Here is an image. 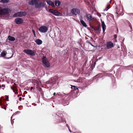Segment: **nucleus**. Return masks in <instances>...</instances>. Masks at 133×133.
<instances>
[{
    "label": "nucleus",
    "instance_id": "obj_1",
    "mask_svg": "<svg viewBox=\"0 0 133 133\" xmlns=\"http://www.w3.org/2000/svg\"><path fill=\"white\" fill-rule=\"evenodd\" d=\"M5 99L4 98V97H1L0 98V105L1 106V108L3 109L6 110V109L7 107L5 105V104L7 105L6 102L5 101H9V97L8 96L5 95Z\"/></svg>",
    "mask_w": 133,
    "mask_h": 133
},
{
    "label": "nucleus",
    "instance_id": "obj_2",
    "mask_svg": "<svg viewBox=\"0 0 133 133\" xmlns=\"http://www.w3.org/2000/svg\"><path fill=\"white\" fill-rule=\"evenodd\" d=\"M55 117L56 119V123H59L65 121V120L63 117V115H61V116H59L56 115Z\"/></svg>",
    "mask_w": 133,
    "mask_h": 133
},
{
    "label": "nucleus",
    "instance_id": "obj_3",
    "mask_svg": "<svg viewBox=\"0 0 133 133\" xmlns=\"http://www.w3.org/2000/svg\"><path fill=\"white\" fill-rule=\"evenodd\" d=\"M42 62L46 67L49 68L50 67V63L45 57H43L42 59Z\"/></svg>",
    "mask_w": 133,
    "mask_h": 133
},
{
    "label": "nucleus",
    "instance_id": "obj_4",
    "mask_svg": "<svg viewBox=\"0 0 133 133\" xmlns=\"http://www.w3.org/2000/svg\"><path fill=\"white\" fill-rule=\"evenodd\" d=\"M23 52L28 55H30L31 56H34L35 55L36 51L35 50H32L31 49H25Z\"/></svg>",
    "mask_w": 133,
    "mask_h": 133
},
{
    "label": "nucleus",
    "instance_id": "obj_5",
    "mask_svg": "<svg viewBox=\"0 0 133 133\" xmlns=\"http://www.w3.org/2000/svg\"><path fill=\"white\" fill-rule=\"evenodd\" d=\"M26 14L27 13L25 11H20L14 14V17H21L23 16H25Z\"/></svg>",
    "mask_w": 133,
    "mask_h": 133
},
{
    "label": "nucleus",
    "instance_id": "obj_6",
    "mask_svg": "<svg viewBox=\"0 0 133 133\" xmlns=\"http://www.w3.org/2000/svg\"><path fill=\"white\" fill-rule=\"evenodd\" d=\"M80 10L77 8H73L70 10V13L72 15L76 16L80 13Z\"/></svg>",
    "mask_w": 133,
    "mask_h": 133
},
{
    "label": "nucleus",
    "instance_id": "obj_7",
    "mask_svg": "<svg viewBox=\"0 0 133 133\" xmlns=\"http://www.w3.org/2000/svg\"><path fill=\"white\" fill-rule=\"evenodd\" d=\"M9 9L5 8L0 10V15H2L8 14L10 12Z\"/></svg>",
    "mask_w": 133,
    "mask_h": 133
},
{
    "label": "nucleus",
    "instance_id": "obj_8",
    "mask_svg": "<svg viewBox=\"0 0 133 133\" xmlns=\"http://www.w3.org/2000/svg\"><path fill=\"white\" fill-rule=\"evenodd\" d=\"M105 45L106 46V49H110L114 47L113 43L110 41H108L107 42Z\"/></svg>",
    "mask_w": 133,
    "mask_h": 133
},
{
    "label": "nucleus",
    "instance_id": "obj_9",
    "mask_svg": "<svg viewBox=\"0 0 133 133\" xmlns=\"http://www.w3.org/2000/svg\"><path fill=\"white\" fill-rule=\"evenodd\" d=\"M38 2V0H31V2L29 3L30 5H35V7L36 8L38 6L37 5Z\"/></svg>",
    "mask_w": 133,
    "mask_h": 133
},
{
    "label": "nucleus",
    "instance_id": "obj_10",
    "mask_svg": "<svg viewBox=\"0 0 133 133\" xmlns=\"http://www.w3.org/2000/svg\"><path fill=\"white\" fill-rule=\"evenodd\" d=\"M48 30V28L45 26H41L39 29V31L42 33L46 32Z\"/></svg>",
    "mask_w": 133,
    "mask_h": 133
},
{
    "label": "nucleus",
    "instance_id": "obj_11",
    "mask_svg": "<svg viewBox=\"0 0 133 133\" xmlns=\"http://www.w3.org/2000/svg\"><path fill=\"white\" fill-rule=\"evenodd\" d=\"M23 20L21 18H17L15 19V22L17 24H21L23 23Z\"/></svg>",
    "mask_w": 133,
    "mask_h": 133
},
{
    "label": "nucleus",
    "instance_id": "obj_12",
    "mask_svg": "<svg viewBox=\"0 0 133 133\" xmlns=\"http://www.w3.org/2000/svg\"><path fill=\"white\" fill-rule=\"evenodd\" d=\"M86 17L87 19L89 21H91L94 19V18L92 17V16L89 14H86Z\"/></svg>",
    "mask_w": 133,
    "mask_h": 133
},
{
    "label": "nucleus",
    "instance_id": "obj_13",
    "mask_svg": "<svg viewBox=\"0 0 133 133\" xmlns=\"http://www.w3.org/2000/svg\"><path fill=\"white\" fill-rule=\"evenodd\" d=\"M85 79V78L84 77L82 78L81 77H79L77 79L76 82H78L82 83L84 81Z\"/></svg>",
    "mask_w": 133,
    "mask_h": 133
},
{
    "label": "nucleus",
    "instance_id": "obj_14",
    "mask_svg": "<svg viewBox=\"0 0 133 133\" xmlns=\"http://www.w3.org/2000/svg\"><path fill=\"white\" fill-rule=\"evenodd\" d=\"M102 28L103 30V33H104L105 29H106V26L105 25L104 22L102 21Z\"/></svg>",
    "mask_w": 133,
    "mask_h": 133
},
{
    "label": "nucleus",
    "instance_id": "obj_15",
    "mask_svg": "<svg viewBox=\"0 0 133 133\" xmlns=\"http://www.w3.org/2000/svg\"><path fill=\"white\" fill-rule=\"evenodd\" d=\"M9 40L10 41H13L15 40V38L11 36H9L8 38Z\"/></svg>",
    "mask_w": 133,
    "mask_h": 133
},
{
    "label": "nucleus",
    "instance_id": "obj_16",
    "mask_svg": "<svg viewBox=\"0 0 133 133\" xmlns=\"http://www.w3.org/2000/svg\"><path fill=\"white\" fill-rule=\"evenodd\" d=\"M36 44L38 45H40L42 43V42L41 40L39 39H37L35 41Z\"/></svg>",
    "mask_w": 133,
    "mask_h": 133
},
{
    "label": "nucleus",
    "instance_id": "obj_17",
    "mask_svg": "<svg viewBox=\"0 0 133 133\" xmlns=\"http://www.w3.org/2000/svg\"><path fill=\"white\" fill-rule=\"evenodd\" d=\"M37 5H38V7H36V8H40L41 7L43 6V3L41 2H38V3Z\"/></svg>",
    "mask_w": 133,
    "mask_h": 133
},
{
    "label": "nucleus",
    "instance_id": "obj_18",
    "mask_svg": "<svg viewBox=\"0 0 133 133\" xmlns=\"http://www.w3.org/2000/svg\"><path fill=\"white\" fill-rule=\"evenodd\" d=\"M80 22L81 24L83 26L85 27H86L87 26L86 23L83 20H81Z\"/></svg>",
    "mask_w": 133,
    "mask_h": 133
},
{
    "label": "nucleus",
    "instance_id": "obj_19",
    "mask_svg": "<svg viewBox=\"0 0 133 133\" xmlns=\"http://www.w3.org/2000/svg\"><path fill=\"white\" fill-rule=\"evenodd\" d=\"M47 3L49 5H51L53 6H55L54 3L50 1L49 0L47 1Z\"/></svg>",
    "mask_w": 133,
    "mask_h": 133
},
{
    "label": "nucleus",
    "instance_id": "obj_20",
    "mask_svg": "<svg viewBox=\"0 0 133 133\" xmlns=\"http://www.w3.org/2000/svg\"><path fill=\"white\" fill-rule=\"evenodd\" d=\"M100 26L99 25L97 27H92V28L93 29L95 30H99Z\"/></svg>",
    "mask_w": 133,
    "mask_h": 133
},
{
    "label": "nucleus",
    "instance_id": "obj_21",
    "mask_svg": "<svg viewBox=\"0 0 133 133\" xmlns=\"http://www.w3.org/2000/svg\"><path fill=\"white\" fill-rule=\"evenodd\" d=\"M7 54V52L6 51H3L1 54V56L2 57H3L5 56Z\"/></svg>",
    "mask_w": 133,
    "mask_h": 133
},
{
    "label": "nucleus",
    "instance_id": "obj_22",
    "mask_svg": "<svg viewBox=\"0 0 133 133\" xmlns=\"http://www.w3.org/2000/svg\"><path fill=\"white\" fill-rule=\"evenodd\" d=\"M110 7V4L108 3L105 9L104 10V11H107Z\"/></svg>",
    "mask_w": 133,
    "mask_h": 133
},
{
    "label": "nucleus",
    "instance_id": "obj_23",
    "mask_svg": "<svg viewBox=\"0 0 133 133\" xmlns=\"http://www.w3.org/2000/svg\"><path fill=\"white\" fill-rule=\"evenodd\" d=\"M127 23L129 26L131 30L130 31H132V27L131 25L130 22L128 21H127Z\"/></svg>",
    "mask_w": 133,
    "mask_h": 133
},
{
    "label": "nucleus",
    "instance_id": "obj_24",
    "mask_svg": "<svg viewBox=\"0 0 133 133\" xmlns=\"http://www.w3.org/2000/svg\"><path fill=\"white\" fill-rule=\"evenodd\" d=\"M61 2L59 1H56L55 3V5L57 6H59L61 4Z\"/></svg>",
    "mask_w": 133,
    "mask_h": 133
},
{
    "label": "nucleus",
    "instance_id": "obj_25",
    "mask_svg": "<svg viewBox=\"0 0 133 133\" xmlns=\"http://www.w3.org/2000/svg\"><path fill=\"white\" fill-rule=\"evenodd\" d=\"M53 14L56 16H58L60 14L57 11L55 10L54 11Z\"/></svg>",
    "mask_w": 133,
    "mask_h": 133
},
{
    "label": "nucleus",
    "instance_id": "obj_26",
    "mask_svg": "<svg viewBox=\"0 0 133 133\" xmlns=\"http://www.w3.org/2000/svg\"><path fill=\"white\" fill-rule=\"evenodd\" d=\"M9 1V0H1L0 2L3 3H8Z\"/></svg>",
    "mask_w": 133,
    "mask_h": 133
},
{
    "label": "nucleus",
    "instance_id": "obj_27",
    "mask_svg": "<svg viewBox=\"0 0 133 133\" xmlns=\"http://www.w3.org/2000/svg\"><path fill=\"white\" fill-rule=\"evenodd\" d=\"M77 56L76 53H74V54L73 58L75 60H77L78 58H77Z\"/></svg>",
    "mask_w": 133,
    "mask_h": 133
},
{
    "label": "nucleus",
    "instance_id": "obj_28",
    "mask_svg": "<svg viewBox=\"0 0 133 133\" xmlns=\"http://www.w3.org/2000/svg\"><path fill=\"white\" fill-rule=\"evenodd\" d=\"M71 88H72V87H73L74 88V90H78V88L77 87L75 86L74 85H71Z\"/></svg>",
    "mask_w": 133,
    "mask_h": 133
},
{
    "label": "nucleus",
    "instance_id": "obj_29",
    "mask_svg": "<svg viewBox=\"0 0 133 133\" xmlns=\"http://www.w3.org/2000/svg\"><path fill=\"white\" fill-rule=\"evenodd\" d=\"M11 89H12L13 90V91L14 92H17V89L16 88H13L12 87H11Z\"/></svg>",
    "mask_w": 133,
    "mask_h": 133
},
{
    "label": "nucleus",
    "instance_id": "obj_30",
    "mask_svg": "<svg viewBox=\"0 0 133 133\" xmlns=\"http://www.w3.org/2000/svg\"><path fill=\"white\" fill-rule=\"evenodd\" d=\"M13 115H12V116L11 117V124H13L14 123V122L13 121V119H13Z\"/></svg>",
    "mask_w": 133,
    "mask_h": 133
},
{
    "label": "nucleus",
    "instance_id": "obj_31",
    "mask_svg": "<svg viewBox=\"0 0 133 133\" xmlns=\"http://www.w3.org/2000/svg\"><path fill=\"white\" fill-rule=\"evenodd\" d=\"M55 10H53V9H49V11L50 12H51V13H52L53 14L54 11Z\"/></svg>",
    "mask_w": 133,
    "mask_h": 133
},
{
    "label": "nucleus",
    "instance_id": "obj_32",
    "mask_svg": "<svg viewBox=\"0 0 133 133\" xmlns=\"http://www.w3.org/2000/svg\"><path fill=\"white\" fill-rule=\"evenodd\" d=\"M55 10H53V9H49V11L50 12H51V13H52L53 14L54 11Z\"/></svg>",
    "mask_w": 133,
    "mask_h": 133
},
{
    "label": "nucleus",
    "instance_id": "obj_33",
    "mask_svg": "<svg viewBox=\"0 0 133 133\" xmlns=\"http://www.w3.org/2000/svg\"><path fill=\"white\" fill-rule=\"evenodd\" d=\"M53 95H58V94H56V93L55 92H54V93H53Z\"/></svg>",
    "mask_w": 133,
    "mask_h": 133
},
{
    "label": "nucleus",
    "instance_id": "obj_34",
    "mask_svg": "<svg viewBox=\"0 0 133 133\" xmlns=\"http://www.w3.org/2000/svg\"><path fill=\"white\" fill-rule=\"evenodd\" d=\"M22 98L21 97H20L19 98V100L20 101H21L22 100Z\"/></svg>",
    "mask_w": 133,
    "mask_h": 133
},
{
    "label": "nucleus",
    "instance_id": "obj_35",
    "mask_svg": "<svg viewBox=\"0 0 133 133\" xmlns=\"http://www.w3.org/2000/svg\"><path fill=\"white\" fill-rule=\"evenodd\" d=\"M117 37V35H114V38H116Z\"/></svg>",
    "mask_w": 133,
    "mask_h": 133
},
{
    "label": "nucleus",
    "instance_id": "obj_36",
    "mask_svg": "<svg viewBox=\"0 0 133 133\" xmlns=\"http://www.w3.org/2000/svg\"><path fill=\"white\" fill-rule=\"evenodd\" d=\"M33 34H34V36L35 37H36V34H35V32H34V33Z\"/></svg>",
    "mask_w": 133,
    "mask_h": 133
},
{
    "label": "nucleus",
    "instance_id": "obj_37",
    "mask_svg": "<svg viewBox=\"0 0 133 133\" xmlns=\"http://www.w3.org/2000/svg\"><path fill=\"white\" fill-rule=\"evenodd\" d=\"M32 31L33 32V33H34V32H35V31L33 30H32Z\"/></svg>",
    "mask_w": 133,
    "mask_h": 133
},
{
    "label": "nucleus",
    "instance_id": "obj_38",
    "mask_svg": "<svg viewBox=\"0 0 133 133\" xmlns=\"http://www.w3.org/2000/svg\"><path fill=\"white\" fill-rule=\"evenodd\" d=\"M6 42H9L8 41V40L7 39L6 40Z\"/></svg>",
    "mask_w": 133,
    "mask_h": 133
},
{
    "label": "nucleus",
    "instance_id": "obj_39",
    "mask_svg": "<svg viewBox=\"0 0 133 133\" xmlns=\"http://www.w3.org/2000/svg\"><path fill=\"white\" fill-rule=\"evenodd\" d=\"M33 87H31V89H33Z\"/></svg>",
    "mask_w": 133,
    "mask_h": 133
},
{
    "label": "nucleus",
    "instance_id": "obj_40",
    "mask_svg": "<svg viewBox=\"0 0 133 133\" xmlns=\"http://www.w3.org/2000/svg\"><path fill=\"white\" fill-rule=\"evenodd\" d=\"M89 43H90V44L91 45H92V44H91V43H90V42Z\"/></svg>",
    "mask_w": 133,
    "mask_h": 133
}]
</instances>
